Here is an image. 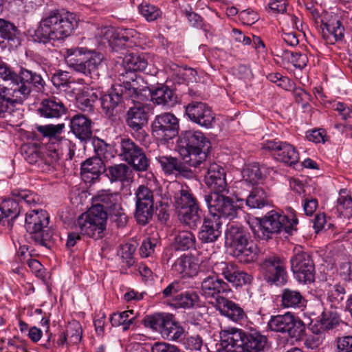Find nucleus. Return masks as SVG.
Wrapping results in <instances>:
<instances>
[{
  "label": "nucleus",
  "mask_w": 352,
  "mask_h": 352,
  "mask_svg": "<svg viewBox=\"0 0 352 352\" xmlns=\"http://www.w3.org/2000/svg\"><path fill=\"white\" fill-rule=\"evenodd\" d=\"M38 111L41 116L44 118L54 119L59 118L65 115L67 108L58 99H47L41 102Z\"/></svg>",
  "instance_id": "nucleus-31"
},
{
  "label": "nucleus",
  "mask_w": 352,
  "mask_h": 352,
  "mask_svg": "<svg viewBox=\"0 0 352 352\" xmlns=\"http://www.w3.org/2000/svg\"><path fill=\"white\" fill-rule=\"evenodd\" d=\"M45 85L41 76L25 68H21L19 74H16L13 85L11 86L16 98L22 102L31 93L34 87L37 91H41Z\"/></svg>",
  "instance_id": "nucleus-12"
},
{
  "label": "nucleus",
  "mask_w": 352,
  "mask_h": 352,
  "mask_svg": "<svg viewBox=\"0 0 352 352\" xmlns=\"http://www.w3.org/2000/svg\"><path fill=\"white\" fill-rule=\"evenodd\" d=\"M121 93L120 88L113 85L108 94L99 96L101 107L107 116H113L114 110L123 101L120 95Z\"/></svg>",
  "instance_id": "nucleus-32"
},
{
  "label": "nucleus",
  "mask_w": 352,
  "mask_h": 352,
  "mask_svg": "<svg viewBox=\"0 0 352 352\" xmlns=\"http://www.w3.org/2000/svg\"><path fill=\"white\" fill-rule=\"evenodd\" d=\"M289 61L296 68H304L308 62L307 56L298 52H285Z\"/></svg>",
  "instance_id": "nucleus-61"
},
{
  "label": "nucleus",
  "mask_w": 352,
  "mask_h": 352,
  "mask_svg": "<svg viewBox=\"0 0 352 352\" xmlns=\"http://www.w3.org/2000/svg\"><path fill=\"white\" fill-rule=\"evenodd\" d=\"M214 307L222 316L233 322H241L246 318L243 309L239 304L225 297H217Z\"/></svg>",
  "instance_id": "nucleus-23"
},
{
  "label": "nucleus",
  "mask_w": 352,
  "mask_h": 352,
  "mask_svg": "<svg viewBox=\"0 0 352 352\" xmlns=\"http://www.w3.org/2000/svg\"><path fill=\"white\" fill-rule=\"evenodd\" d=\"M211 146L210 142L199 131H186L177 140V151L184 164L198 167L204 162Z\"/></svg>",
  "instance_id": "nucleus-3"
},
{
  "label": "nucleus",
  "mask_w": 352,
  "mask_h": 352,
  "mask_svg": "<svg viewBox=\"0 0 352 352\" xmlns=\"http://www.w3.org/2000/svg\"><path fill=\"white\" fill-rule=\"evenodd\" d=\"M76 227H78L80 233L83 235H87L89 237L94 238L95 239H99L102 238L103 232L105 230V228H100L96 223H93L88 219H85V217L80 216L77 220Z\"/></svg>",
  "instance_id": "nucleus-41"
},
{
  "label": "nucleus",
  "mask_w": 352,
  "mask_h": 352,
  "mask_svg": "<svg viewBox=\"0 0 352 352\" xmlns=\"http://www.w3.org/2000/svg\"><path fill=\"white\" fill-rule=\"evenodd\" d=\"M290 263L291 269L298 282L307 284L314 281L315 265L314 260L311 255L302 247L294 248Z\"/></svg>",
  "instance_id": "nucleus-9"
},
{
  "label": "nucleus",
  "mask_w": 352,
  "mask_h": 352,
  "mask_svg": "<svg viewBox=\"0 0 352 352\" xmlns=\"http://www.w3.org/2000/svg\"><path fill=\"white\" fill-rule=\"evenodd\" d=\"M66 332L69 341L73 344L78 343L82 338V328L79 322L74 321L69 324Z\"/></svg>",
  "instance_id": "nucleus-60"
},
{
  "label": "nucleus",
  "mask_w": 352,
  "mask_h": 352,
  "mask_svg": "<svg viewBox=\"0 0 352 352\" xmlns=\"http://www.w3.org/2000/svg\"><path fill=\"white\" fill-rule=\"evenodd\" d=\"M322 35L329 44H333L344 37V28L339 16L332 13L324 12L320 19Z\"/></svg>",
  "instance_id": "nucleus-21"
},
{
  "label": "nucleus",
  "mask_w": 352,
  "mask_h": 352,
  "mask_svg": "<svg viewBox=\"0 0 352 352\" xmlns=\"http://www.w3.org/2000/svg\"><path fill=\"white\" fill-rule=\"evenodd\" d=\"M64 126V124H58L56 125L47 124L45 126H38L36 129L44 136H47L52 138H56V135L62 131Z\"/></svg>",
  "instance_id": "nucleus-62"
},
{
  "label": "nucleus",
  "mask_w": 352,
  "mask_h": 352,
  "mask_svg": "<svg viewBox=\"0 0 352 352\" xmlns=\"http://www.w3.org/2000/svg\"><path fill=\"white\" fill-rule=\"evenodd\" d=\"M140 34L133 29H125L120 31H116L113 28H105L102 32L103 43H107L113 50L133 45L138 44V39Z\"/></svg>",
  "instance_id": "nucleus-17"
},
{
  "label": "nucleus",
  "mask_w": 352,
  "mask_h": 352,
  "mask_svg": "<svg viewBox=\"0 0 352 352\" xmlns=\"http://www.w3.org/2000/svg\"><path fill=\"white\" fill-rule=\"evenodd\" d=\"M280 298V305L283 308L302 309L305 306V300L298 290L285 288L281 292Z\"/></svg>",
  "instance_id": "nucleus-35"
},
{
  "label": "nucleus",
  "mask_w": 352,
  "mask_h": 352,
  "mask_svg": "<svg viewBox=\"0 0 352 352\" xmlns=\"http://www.w3.org/2000/svg\"><path fill=\"white\" fill-rule=\"evenodd\" d=\"M49 223L50 217L45 210H33L26 213L25 228L36 244L47 246L52 241L53 231Z\"/></svg>",
  "instance_id": "nucleus-5"
},
{
  "label": "nucleus",
  "mask_w": 352,
  "mask_h": 352,
  "mask_svg": "<svg viewBox=\"0 0 352 352\" xmlns=\"http://www.w3.org/2000/svg\"><path fill=\"white\" fill-rule=\"evenodd\" d=\"M91 120L82 114H76L70 121V126L73 133L80 140H87L92 135Z\"/></svg>",
  "instance_id": "nucleus-27"
},
{
  "label": "nucleus",
  "mask_w": 352,
  "mask_h": 352,
  "mask_svg": "<svg viewBox=\"0 0 352 352\" xmlns=\"http://www.w3.org/2000/svg\"><path fill=\"white\" fill-rule=\"evenodd\" d=\"M122 83L116 84V87L120 88L122 93L120 95L122 100H131L135 104L143 103L148 99L149 88L143 85V80L137 77L133 72L122 74Z\"/></svg>",
  "instance_id": "nucleus-10"
},
{
  "label": "nucleus",
  "mask_w": 352,
  "mask_h": 352,
  "mask_svg": "<svg viewBox=\"0 0 352 352\" xmlns=\"http://www.w3.org/2000/svg\"><path fill=\"white\" fill-rule=\"evenodd\" d=\"M12 87L0 85V116L7 111L9 105L21 102V100L16 97Z\"/></svg>",
  "instance_id": "nucleus-51"
},
{
  "label": "nucleus",
  "mask_w": 352,
  "mask_h": 352,
  "mask_svg": "<svg viewBox=\"0 0 352 352\" xmlns=\"http://www.w3.org/2000/svg\"><path fill=\"white\" fill-rule=\"evenodd\" d=\"M135 218L141 225L147 224L152 219L154 212V197L153 191L144 185H140L135 192Z\"/></svg>",
  "instance_id": "nucleus-15"
},
{
  "label": "nucleus",
  "mask_w": 352,
  "mask_h": 352,
  "mask_svg": "<svg viewBox=\"0 0 352 352\" xmlns=\"http://www.w3.org/2000/svg\"><path fill=\"white\" fill-rule=\"evenodd\" d=\"M173 305L176 308L192 309L199 307V296L194 291L182 292L173 299Z\"/></svg>",
  "instance_id": "nucleus-39"
},
{
  "label": "nucleus",
  "mask_w": 352,
  "mask_h": 352,
  "mask_svg": "<svg viewBox=\"0 0 352 352\" xmlns=\"http://www.w3.org/2000/svg\"><path fill=\"white\" fill-rule=\"evenodd\" d=\"M340 322L339 316L334 312L324 311L320 319L321 328L324 330H331L336 328Z\"/></svg>",
  "instance_id": "nucleus-57"
},
{
  "label": "nucleus",
  "mask_w": 352,
  "mask_h": 352,
  "mask_svg": "<svg viewBox=\"0 0 352 352\" xmlns=\"http://www.w3.org/2000/svg\"><path fill=\"white\" fill-rule=\"evenodd\" d=\"M336 210L340 218L349 219L352 217V197L346 188L340 190Z\"/></svg>",
  "instance_id": "nucleus-40"
},
{
  "label": "nucleus",
  "mask_w": 352,
  "mask_h": 352,
  "mask_svg": "<svg viewBox=\"0 0 352 352\" xmlns=\"http://www.w3.org/2000/svg\"><path fill=\"white\" fill-rule=\"evenodd\" d=\"M243 183L258 185L263 179V175L258 164L254 163L245 166L242 172Z\"/></svg>",
  "instance_id": "nucleus-44"
},
{
  "label": "nucleus",
  "mask_w": 352,
  "mask_h": 352,
  "mask_svg": "<svg viewBox=\"0 0 352 352\" xmlns=\"http://www.w3.org/2000/svg\"><path fill=\"white\" fill-rule=\"evenodd\" d=\"M148 96H151L152 102L157 105L173 106L177 102V96L173 90L164 85L152 90L149 89Z\"/></svg>",
  "instance_id": "nucleus-28"
},
{
  "label": "nucleus",
  "mask_w": 352,
  "mask_h": 352,
  "mask_svg": "<svg viewBox=\"0 0 352 352\" xmlns=\"http://www.w3.org/2000/svg\"><path fill=\"white\" fill-rule=\"evenodd\" d=\"M19 213L20 206H19L17 201L13 199L4 200L0 204V223L8 218H10L13 221Z\"/></svg>",
  "instance_id": "nucleus-48"
},
{
  "label": "nucleus",
  "mask_w": 352,
  "mask_h": 352,
  "mask_svg": "<svg viewBox=\"0 0 352 352\" xmlns=\"http://www.w3.org/2000/svg\"><path fill=\"white\" fill-rule=\"evenodd\" d=\"M100 94L93 90L82 92L76 98V106L82 111L91 112L94 104L99 98Z\"/></svg>",
  "instance_id": "nucleus-45"
},
{
  "label": "nucleus",
  "mask_w": 352,
  "mask_h": 352,
  "mask_svg": "<svg viewBox=\"0 0 352 352\" xmlns=\"http://www.w3.org/2000/svg\"><path fill=\"white\" fill-rule=\"evenodd\" d=\"M264 279L270 285L283 286L287 282L288 275L284 259L271 256L263 260L260 265Z\"/></svg>",
  "instance_id": "nucleus-13"
},
{
  "label": "nucleus",
  "mask_w": 352,
  "mask_h": 352,
  "mask_svg": "<svg viewBox=\"0 0 352 352\" xmlns=\"http://www.w3.org/2000/svg\"><path fill=\"white\" fill-rule=\"evenodd\" d=\"M201 288L206 297L215 299V304L217 297H222L221 294H228L231 291L228 283L214 276L205 278L201 283Z\"/></svg>",
  "instance_id": "nucleus-26"
},
{
  "label": "nucleus",
  "mask_w": 352,
  "mask_h": 352,
  "mask_svg": "<svg viewBox=\"0 0 352 352\" xmlns=\"http://www.w3.org/2000/svg\"><path fill=\"white\" fill-rule=\"evenodd\" d=\"M80 216L85 217V219L91 221L93 223H96L99 226L98 230H100V228H106L109 214L99 206L93 205L88 212L84 213Z\"/></svg>",
  "instance_id": "nucleus-46"
},
{
  "label": "nucleus",
  "mask_w": 352,
  "mask_h": 352,
  "mask_svg": "<svg viewBox=\"0 0 352 352\" xmlns=\"http://www.w3.org/2000/svg\"><path fill=\"white\" fill-rule=\"evenodd\" d=\"M267 327L273 331L287 333L296 340L301 338L305 332L304 322L289 312L283 315L272 316Z\"/></svg>",
  "instance_id": "nucleus-11"
},
{
  "label": "nucleus",
  "mask_w": 352,
  "mask_h": 352,
  "mask_svg": "<svg viewBox=\"0 0 352 352\" xmlns=\"http://www.w3.org/2000/svg\"><path fill=\"white\" fill-rule=\"evenodd\" d=\"M18 30L14 23L0 19V38L7 41H14L17 38Z\"/></svg>",
  "instance_id": "nucleus-54"
},
{
  "label": "nucleus",
  "mask_w": 352,
  "mask_h": 352,
  "mask_svg": "<svg viewBox=\"0 0 352 352\" xmlns=\"http://www.w3.org/2000/svg\"><path fill=\"white\" fill-rule=\"evenodd\" d=\"M185 113L194 123L206 129L212 128L215 122V116L206 103L192 101L185 107Z\"/></svg>",
  "instance_id": "nucleus-20"
},
{
  "label": "nucleus",
  "mask_w": 352,
  "mask_h": 352,
  "mask_svg": "<svg viewBox=\"0 0 352 352\" xmlns=\"http://www.w3.org/2000/svg\"><path fill=\"white\" fill-rule=\"evenodd\" d=\"M195 235L190 231L179 232L174 240V247L178 250H188L195 247Z\"/></svg>",
  "instance_id": "nucleus-49"
},
{
  "label": "nucleus",
  "mask_w": 352,
  "mask_h": 352,
  "mask_svg": "<svg viewBox=\"0 0 352 352\" xmlns=\"http://www.w3.org/2000/svg\"><path fill=\"white\" fill-rule=\"evenodd\" d=\"M261 148L273 152L274 157L289 166L296 164L299 155L296 149L290 144L276 140H266L261 143Z\"/></svg>",
  "instance_id": "nucleus-19"
},
{
  "label": "nucleus",
  "mask_w": 352,
  "mask_h": 352,
  "mask_svg": "<svg viewBox=\"0 0 352 352\" xmlns=\"http://www.w3.org/2000/svg\"><path fill=\"white\" fill-rule=\"evenodd\" d=\"M122 63L126 69V72L128 73L144 71L147 66V61L144 57L133 54L126 55Z\"/></svg>",
  "instance_id": "nucleus-50"
},
{
  "label": "nucleus",
  "mask_w": 352,
  "mask_h": 352,
  "mask_svg": "<svg viewBox=\"0 0 352 352\" xmlns=\"http://www.w3.org/2000/svg\"><path fill=\"white\" fill-rule=\"evenodd\" d=\"M86 52L83 48L67 49L64 56L67 65L78 72L80 69H85L82 63Z\"/></svg>",
  "instance_id": "nucleus-42"
},
{
  "label": "nucleus",
  "mask_w": 352,
  "mask_h": 352,
  "mask_svg": "<svg viewBox=\"0 0 352 352\" xmlns=\"http://www.w3.org/2000/svg\"><path fill=\"white\" fill-rule=\"evenodd\" d=\"M77 25L78 19L74 13L54 10L41 21L32 36L34 41L45 44L69 36Z\"/></svg>",
  "instance_id": "nucleus-1"
},
{
  "label": "nucleus",
  "mask_w": 352,
  "mask_h": 352,
  "mask_svg": "<svg viewBox=\"0 0 352 352\" xmlns=\"http://www.w3.org/2000/svg\"><path fill=\"white\" fill-rule=\"evenodd\" d=\"M206 184L213 191L212 192H226L227 183L224 169L216 163L211 164L205 175Z\"/></svg>",
  "instance_id": "nucleus-22"
},
{
  "label": "nucleus",
  "mask_w": 352,
  "mask_h": 352,
  "mask_svg": "<svg viewBox=\"0 0 352 352\" xmlns=\"http://www.w3.org/2000/svg\"><path fill=\"white\" fill-rule=\"evenodd\" d=\"M103 58V55L99 52L94 51L86 52L82 63L85 69H80L79 72L86 76H90L92 78H98L99 76L98 70L101 65Z\"/></svg>",
  "instance_id": "nucleus-33"
},
{
  "label": "nucleus",
  "mask_w": 352,
  "mask_h": 352,
  "mask_svg": "<svg viewBox=\"0 0 352 352\" xmlns=\"http://www.w3.org/2000/svg\"><path fill=\"white\" fill-rule=\"evenodd\" d=\"M267 344V338L256 331L245 333L236 328L221 332L217 352H262Z\"/></svg>",
  "instance_id": "nucleus-2"
},
{
  "label": "nucleus",
  "mask_w": 352,
  "mask_h": 352,
  "mask_svg": "<svg viewBox=\"0 0 352 352\" xmlns=\"http://www.w3.org/2000/svg\"><path fill=\"white\" fill-rule=\"evenodd\" d=\"M212 271L217 275H221L235 287L250 284L252 277L245 272L239 270L238 267L231 262H217L212 266Z\"/></svg>",
  "instance_id": "nucleus-18"
},
{
  "label": "nucleus",
  "mask_w": 352,
  "mask_h": 352,
  "mask_svg": "<svg viewBox=\"0 0 352 352\" xmlns=\"http://www.w3.org/2000/svg\"><path fill=\"white\" fill-rule=\"evenodd\" d=\"M225 192H211L205 195V201L210 216H217L220 219L221 217L233 219L236 217L237 211L243 200L237 199L236 201L241 203L238 205L232 198L224 195Z\"/></svg>",
  "instance_id": "nucleus-8"
},
{
  "label": "nucleus",
  "mask_w": 352,
  "mask_h": 352,
  "mask_svg": "<svg viewBox=\"0 0 352 352\" xmlns=\"http://www.w3.org/2000/svg\"><path fill=\"white\" fill-rule=\"evenodd\" d=\"M139 11L143 17L148 22L157 20L160 18L162 14L160 8L146 2L139 6Z\"/></svg>",
  "instance_id": "nucleus-55"
},
{
  "label": "nucleus",
  "mask_w": 352,
  "mask_h": 352,
  "mask_svg": "<svg viewBox=\"0 0 352 352\" xmlns=\"http://www.w3.org/2000/svg\"><path fill=\"white\" fill-rule=\"evenodd\" d=\"M184 333V328L175 320H173V316L170 315L164 329L162 330V335L164 338L169 340H177L182 338Z\"/></svg>",
  "instance_id": "nucleus-47"
},
{
  "label": "nucleus",
  "mask_w": 352,
  "mask_h": 352,
  "mask_svg": "<svg viewBox=\"0 0 352 352\" xmlns=\"http://www.w3.org/2000/svg\"><path fill=\"white\" fill-rule=\"evenodd\" d=\"M12 195L15 197V199H12L17 201L19 205V202L22 201L30 205L35 204L38 201V197L36 195L27 190L15 189L12 191Z\"/></svg>",
  "instance_id": "nucleus-58"
},
{
  "label": "nucleus",
  "mask_w": 352,
  "mask_h": 352,
  "mask_svg": "<svg viewBox=\"0 0 352 352\" xmlns=\"http://www.w3.org/2000/svg\"><path fill=\"white\" fill-rule=\"evenodd\" d=\"M93 146L96 156L94 158H100L103 162L107 160L111 156L110 153L108 151L109 146L103 140L100 139H96L93 141Z\"/></svg>",
  "instance_id": "nucleus-59"
},
{
  "label": "nucleus",
  "mask_w": 352,
  "mask_h": 352,
  "mask_svg": "<svg viewBox=\"0 0 352 352\" xmlns=\"http://www.w3.org/2000/svg\"><path fill=\"white\" fill-rule=\"evenodd\" d=\"M148 107L144 103L135 104L127 111L126 122L133 130L138 131L148 122Z\"/></svg>",
  "instance_id": "nucleus-25"
},
{
  "label": "nucleus",
  "mask_w": 352,
  "mask_h": 352,
  "mask_svg": "<svg viewBox=\"0 0 352 352\" xmlns=\"http://www.w3.org/2000/svg\"><path fill=\"white\" fill-rule=\"evenodd\" d=\"M245 202L251 208H261L269 204L267 193L261 186L252 188Z\"/></svg>",
  "instance_id": "nucleus-43"
},
{
  "label": "nucleus",
  "mask_w": 352,
  "mask_h": 352,
  "mask_svg": "<svg viewBox=\"0 0 352 352\" xmlns=\"http://www.w3.org/2000/svg\"><path fill=\"white\" fill-rule=\"evenodd\" d=\"M222 222L217 216H209L204 219L199 239L202 243H213L221 234Z\"/></svg>",
  "instance_id": "nucleus-24"
},
{
  "label": "nucleus",
  "mask_w": 352,
  "mask_h": 352,
  "mask_svg": "<svg viewBox=\"0 0 352 352\" xmlns=\"http://www.w3.org/2000/svg\"><path fill=\"white\" fill-rule=\"evenodd\" d=\"M135 317L133 316V311L128 310L120 313H116L111 315L110 322L112 326L122 327L123 331H126L130 326L133 324Z\"/></svg>",
  "instance_id": "nucleus-52"
},
{
  "label": "nucleus",
  "mask_w": 352,
  "mask_h": 352,
  "mask_svg": "<svg viewBox=\"0 0 352 352\" xmlns=\"http://www.w3.org/2000/svg\"><path fill=\"white\" fill-rule=\"evenodd\" d=\"M106 175L111 182H128L133 178V172L131 168L125 164L110 166L106 169Z\"/></svg>",
  "instance_id": "nucleus-38"
},
{
  "label": "nucleus",
  "mask_w": 352,
  "mask_h": 352,
  "mask_svg": "<svg viewBox=\"0 0 352 352\" xmlns=\"http://www.w3.org/2000/svg\"><path fill=\"white\" fill-rule=\"evenodd\" d=\"M337 352H352V336H344L337 340Z\"/></svg>",
  "instance_id": "nucleus-64"
},
{
  "label": "nucleus",
  "mask_w": 352,
  "mask_h": 352,
  "mask_svg": "<svg viewBox=\"0 0 352 352\" xmlns=\"http://www.w3.org/2000/svg\"><path fill=\"white\" fill-rule=\"evenodd\" d=\"M345 289L340 284L329 285L327 289V300L332 307L337 308L344 300Z\"/></svg>",
  "instance_id": "nucleus-53"
},
{
  "label": "nucleus",
  "mask_w": 352,
  "mask_h": 352,
  "mask_svg": "<svg viewBox=\"0 0 352 352\" xmlns=\"http://www.w3.org/2000/svg\"><path fill=\"white\" fill-rule=\"evenodd\" d=\"M172 269L182 277H190L197 274L198 264L192 257L183 255L175 261Z\"/></svg>",
  "instance_id": "nucleus-34"
},
{
  "label": "nucleus",
  "mask_w": 352,
  "mask_h": 352,
  "mask_svg": "<svg viewBox=\"0 0 352 352\" xmlns=\"http://www.w3.org/2000/svg\"><path fill=\"white\" fill-rule=\"evenodd\" d=\"M42 152L35 146H28L24 153L25 160L31 164L43 162Z\"/></svg>",
  "instance_id": "nucleus-63"
},
{
  "label": "nucleus",
  "mask_w": 352,
  "mask_h": 352,
  "mask_svg": "<svg viewBox=\"0 0 352 352\" xmlns=\"http://www.w3.org/2000/svg\"><path fill=\"white\" fill-rule=\"evenodd\" d=\"M163 171L167 175L188 173V168L179 160L171 156L160 155L156 157Z\"/></svg>",
  "instance_id": "nucleus-37"
},
{
  "label": "nucleus",
  "mask_w": 352,
  "mask_h": 352,
  "mask_svg": "<svg viewBox=\"0 0 352 352\" xmlns=\"http://www.w3.org/2000/svg\"><path fill=\"white\" fill-rule=\"evenodd\" d=\"M170 316V315L164 316L163 314L148 316L145 318L144 324L146 327L162 333V330L164 329L165 323H166Z\"/></svg>",
  "instance_id": "nucleus-56"
},
{
  "label": "nucleus",
  "mask_w": 352,
  "mask_h": 352,
  "mask_svg": "<svg viewBox=\"0 0 352 352\" xmlns=\"http://www.w3.org/2000/svg\"><path fill=\"white\" fill-rule=\"evenodd\" d=\"M92 201L94 205L100 206L107 212L118 227L126 226L127 217L122 207V199L119 193L112 192L110 190H101L93 197Z\"/></svg>",
  "instance_id": "nucleus-6"
},
{
  "label": "nucleus",
  "mask_w": 352,
  "mask_h": 352,
  "mask_svg": "<svg viewBox=\"0 0 352 352\" xmlns=\"http://www.w3.org/2000/svg\"><path fill=\"white\" fill-rule=\"evenodd\" d=\"M151 126L154 136L159 140L167 141L177 135L179 120L171 113H163L155 116Z\"/></svg>",
  "instance_id": "nucleus-16"
},
{
  "label": "nucleus",
  "mask_w": 352,
  "mask_h": 352,
  "mask_svg": "<svg viewBox=\"0 0 352 352\" xmlns=\"http://www.w3.org/2000/svg\"><path fill=\"white\" fill-rule=\"evenodd\" d=\"M226 243L232 252V255L241 262H254L258 254V248L250 241V234L243 227L230 224L226 231Z\"/></svg>",
  "instance_id": "nucleus-4"
},
{
  "label": "nucleus",
  "mask_w": 352,
  "mask_h": 352,
  "mask_svg": "<svg viewBox=\"0 0 352 352\" xmlns=\"http://www.w3.org/2000/svg\"><path fill=\"white\" fill-rule=\"evenodd\" d=\"M297 223L298 219L294 216L289 219L285 214L271 210L260 221L258 236L261 239L267 240L273 234L283 231L292 234Z\"/></svg>",
  "instance_id": "nucleus-7"
},
{
  "label": "nucleus",
  "mask_w": 352,
  "mask_h": 352,
  "mask_svg": "<svg viewBox=\"0 0 352 352\" xmlns=\"http://www.w3.org/2000/svg\"><path fill=\"white\" fill-rule=\"evenodd\" d=\"M106 171L104 162L94 157L87 159L81 165V176L86 182H90L98 179L100 175Z\"/></svg>",
  "instance_id": "nucleus-29"
},
{
  "label": "nucleus",
  "mask_w": 352,
  "mask_h": 352,
  "mask_svg": "<svg viewBox=\"0 0 352 352\" xmlns=\"http://www.w3.org/2000/svg\"><path fill=\"white\" fill-rule=\"evenodd\" d=\"M120 155L136 171H146L149 167V160L143 149L129 138L121 139Z\"/></svg>",
  "instance_id": "nucleus-14"
},
{
  "label": "nucleus",
  "mask_w": 352,
  "mask_h": 352,
  "mask_svg": "<svg viewBox=\"0 0 352 352\" xmlns=\"http://www.w3.org/2000/svg\"><path fill=\"white\" fill-rule=\"evenodd\" d=\"M173 188L175 190L173 204L177 210L198 203L188 186L175 183L173 185Z\"/></svg>",
  "instance_id": "nucleus-30"
},
{
  "label": "nucleus",
  "mask_w": 352,
  "mask_h": 352,
  "mask_svg": "<svg viewBox=\"0 0 352 352\" xmlns=\"http://www.w3.org/2000/svg\"><path fill=\"white\" fill-rule=\"evenodd\" d=\"M179 221L190 228H195L201 222L199 204H195L177 210Z\"/></svg>",
  "instance_id": "nucleus-36"
}]
</instances>
